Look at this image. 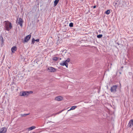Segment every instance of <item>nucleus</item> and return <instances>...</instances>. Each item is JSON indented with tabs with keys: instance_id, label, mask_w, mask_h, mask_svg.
Returning a JSON list of instances; mask_svg holds the SVG:
<instances>
[{
	"instance_id": "9d476101",
	"label": "nucleus",
	"mask_w": 133,
	"mask_h": 133,
	"mask_svg": "<svg viewBox=\"0 0 133 133\" xmlns=\"http://www.w3.org/2000/svg\"><path fill=\"white\" fill-rule=\"evenodd\" d=\"M63 97H62L61 96H58L56 97L55 98V99L56 100L58 101H60L63 100Z\"/></svg>"
},
{
	"instance_id": "a878e982",
	"label": "nucleus",
	"mask_w": 133,
	"mask_h": 133,
	"mask_svg": "<svg viewBox=\"0 0 133 133\" xmlns=\"http://www.w3.org/2000/svg\"><path fill=\"white\" fill-rule=\"evenodd\" d=\"M117 4V3H116H116H115V5H116Z\"/></svg>"
},
{
	"instance_id": "423d86ee",
	"label": "nucleus",
	"mask_w": 133,
	"mask_h": 133,
	"mask_svg": "<svg viewBox=\"0 0 133 133\" xmlns=\"http://www.w3.org/2000/svg\"><path fill=\"white\" fill-rule=\"evenodd\" d=\"M31 37V35H28L26 36L25 38L24 39V42H28L29 40L30 39Z\"/></svg>"
},
{
	"instance_id": "4468645a",
	"label": "nucleus",
	"mask_w": 133,
	"mask_h": 133,
	"mask_svg": "<svg viewBox=\"0 0 133 133\" xmlns=\"http://www.w3.org/2000/svg\"><path fill=\"white\" fill-rule=\"evenodd\" d=\"M59 0H55L54 2V5L56 6L58 4Z\"/></svg>"
},
{
	"instance_id": "dca6fc26",
	"label": "nucleus",
	"mask_w": 133,
	"mask_h": 133,
	"mask_svg": "<svg viewBox=\"0 0 133 133\" xmlns=\"http://www.w3.org/2000/svg\"><path fill=\"white\" fill-rule=\"evenodd\" d=\"M59 58L57 57H54L52 58V60L54 61H56L58 60Z\"/></svg>"
},
{
	"instance_id": "f3484780",
	"label": "nucleus",
	"mask_w": 133,
	"mask_h": 133,
	"mask_svg": "<svg viewBox=\"0 0 133 133\" xmlns=\"http://www.w3.org/2000/svg\"><path fill=\"white\" fill-rule=\"evenodd\" d=\"M76 108V106H73L69 110H68V111L71 110H74L75 109V108Z\"/></svg>"
},
{
	"instance_id": "20e7f679",
	"label": "nucleus",
	"mask_w": 133,
	"mask_h": 133,
	"mask_svg": "<svg viewBox=\"0 0 133 133\" xmlns=\"http://www.w3.org/2000/svg\"><path fill=\"white\" fill-rule=\"evenodd\" d=\"M49 71L50 72H54L56 71V69L52 67H49L48 69Z\"/></svg>"
},
{
	"instance_id": "f257e3e1",
	"label": "nucleus",
	"mask_w": 133,
	"mask_h": 133,
	"mask_svg": "<svg viewBox=\"0 0 133 133\" xmlns=\"http://www.w3.org/2000/svg\"><path fill=\"white\" fill-rule=\"evenodd\" d=\"M12 27V26L11 23L9 22H6L5 24V28L6 30L9 31Z\"/></svg>"
},
{
	"instance_id": "a211bd4d",
	"label": "nucleus",
	"mask_w": 133,
	"mask_h": 133,
	"mask_svg": "<svg viewBox=\"0 0 133 133\" xmlns=\"http://www.w3.org/2000/svg\"><path fill=\"white\" fill-rule=\"evenodd\" d=\"M103 36V35L102 34H99L97 36V37L98 38H101Z\"/></svg>"
},
{
	"instance_id": "bb28decb",
	"label": "nucleus",
	"mask_w": 133,
	"mask_h": 133,
	"mask_svg": "<svg viewBox=\"0 0 133 133\" xmlns=\"http://www.w3.org/2000/svg\"><path fill=\"white\" fill-rule=\"evenodd\" d=\"M119 73L120 74H121V72H119Z\"/></svg>"
},
{
	"instance_id": "0eeeda50",
	"label": "nucleus",
	"mask_w": 133,
	"mask_h": 133,
	"mask_svg": "<svg viewBox=\"0 0 133 133\" xmlns=\"http://www.w3.org/2000/svg\"><path fill=\"white\" fill-rule=\"evenodd\" d=\"M128 126L130 128L133 127V119H131L130 120Z\"/></svg>"
},
{
	"instance_id": "6ab92c4d",
	"label": "nucleus",
	"mask_w": 133,
	"mask_h": 133,
	"mask_svg": "<svg viewBox=\"0 0 133 133\" xmlns=\"http://www.w3.org/2000/svg\"><path fill=\"white\" fill-rule=\"evenodd\" d=\"M110 12L109 10H108L106 11L105 12V13L107 15L109 14Z\"/></svg>"
},
{
	"instance_id": "5701e85b",
	"label": "nucleus",
	"mask_w": 133,
	"mask_h": 133,
	"mask_svg": "<svg viewBox=\"0 0 133 133\" xmlns=\"http://www.w3.org/2000/svg\"><path fill=\"white\" fill-rule=\"evenodd\" d=\"M27 92L28 94V95L29 94H31L33 93V92L32 91H27Z\"/></svg>"
},
{
	"instance_id": "ddd939ff",
	"label": "nucleus",
	"mask_w": 133,
	"mask_h": 133,
	"mask_svg": "<svg viewBox=\"0 0 133 133\" xmlns=\"http://www.w3.org/2000/svg\"><path fill=\"white\" fill-rule=\"evenodd\" d=\"M35 128H36V127L35 126H32V127L29 128L28 130H32L33 129H35Z\"/></svg>"
},
{
	"instance_id": "1a4fd4ad",
	"label": "nucleus",
	"mask_w": 133,
	"mask_h": 133,
	"mask_svg": "<svg viewBox=\"0 0 133 133\" xmlns=\"http://www.w3.org/2000/svg\"><path fill=\"white\" fill-rule=\"evenodd\" d=\"M60 64L62 66L65 65L66 68H68V64L65 61H63L62 62L60 63Z\"/></svg>"
},
{
	"instance_id": "b1692460",
	"label": "nucleus",
	"mask_w": 133,
	"mask_h": 133,
	"mask_svg": "<svg viewBox=\"0 0 133 133\" xmlns=\"http://www.w3.org/2000/svg\"><path fill=\"white\" fill-rule=\"evenodd\" d=\"M96 5H95L93 6V8H96Z\"/></svg>"
},
{
	"instance_id": "393cba45",
	"label": "nucleus",
	"mask_w": 133,
	"mask_h": 133,
	"mask_svg": "<svg viewBox=\"0 0 133 133\" xmlns=\"http://www.w3.org/2000/svg\"><path fill=\"white\" fill-rule=\"evenodd\" d=\"M129 75H131L132 73L131 72H129Z\"/></svg>"
},
{
	"instance_id": "412c9836",
	"label": "nucleus",
	"mask_w": 133,
	"mask_h": 133,
	"mask_svg": "<svg viewBox=\"0 0 133 133\" xmlns=\"http://www.w3.org/2000/svg\"><path fill=\"white\" fill-rule=\"evenodd\" d=\"M0 39H1V42L2 43H3V37L1 36L0 37Z\"/></svg>"
},
{
	"instance_id": "f8f14e48",
	"label": "nucleus",
	"mask_w": 133,
	"mask_h": 133,
	"mask_svg": "<svg viewBox=\"0 0 133 133\" xmlns=\"http://www.w3.org/2000/svg\"><path fill=\"white\" fill-rule=\"evenodd\" d=\"M39 41V39H35L34 38H33L32 39V43L31 44H33L36 41L37 42H38Z\"/></svg>"
},
{
	"instance_id": "2eb2a0df",
	"label": "nucleus",
	"mask_w": 133,
	"mask_h": 133,
	"mask_svg": "<svg viewBox=\"0 0 133 133\" xmlns=\"http://www.w3.org/2000/svg\"><path fill=\"white\" fill-rule=\"evenodd\" d=\"M29 114H30V113L27 114H21V116H22V117L25 116H26L29 115Z\"/></svg>"
},
{
	"instance_id": "aec40b11",
	"label": "nucleus",
	"mask_w": 133,
	"mask_h": 133,
	"mask_svg": "<svg viewBox=\"0 0 133 133\" xmlns=\"http://www.w3.org/2000/svg\"><path fill=\"white\" fill-rule=\"evenodd\" d=\"M69 26L70 27H72L73 26V23L72 22L70 23L69 24Z\"/></svg>"
},
{
	"instance_id": "39448f33",
	"label": "nucleus",
	"mask_w": 133,
	"mask_h": 133,
	"mask_svg": "<svg viewBox=\"0 0 133 133\" xmlns=\"http://www.w3.org/2000/svg\"><path fill=\"white\" fill-rule=\"evenodd\" d=\"M20 95L21 96H27L28 95L27 91H21L20 92Z\"/></svg>"
},
{
	"instance_id": "f03ea898",
	"label": "nucleus",
	"mask_w": 133,
	"mask_h": 133,
	"mask_svg": "<svg viewBox=\"0 0 133 133\" xmlns=\"http://www.w3.org/2000/svg\"><path fill=\"white\" fill-rule=\"evenodd\" d=\"M117 87V85H114L111 87L110 89L111 92L113 93L116 92Z\"/></svg>"
},
{
	"instance_id": "9b49d317",
	"label": "nucleus",
	"mask_w": 133,
	"mask_h": 133,
	"mask_svg": "<svg viewBox=\"0 0 133 133\" xmlns=\"http://www.w3.org/2000/svg\"><path fill=\"white\" fill-rule=\"evenodd\" d=\"M17 47L15 46H14L12 48L11 50L12 53H14V52L15 51L17 50Z\"/></svg>"
},
{
	"instance_id": "7ed1b4c3",
	"label": "nucleus",
	"mask_w": 133,
	"mask_h": 133,
	"mask_svg": "<svg viewBox=\"0 0 133 133\" xmlns=\"http://www.w3.org/2000/svg\"><path fill=\"white\" fill-rule=\"evenodd\" d=\"M17 24H19L21 26H22V19L20 18H18L17 19V21L16 22Z\"/></svg>"
},
{
	"instance_id": "cd10ccee",
	"label": "nucleus",
	"mask_w": 133,
	"mask_h": 133,
	"mask_svg": "<svg viewBox=\"0 0 133 133\" xmlns=\"http://www.w3.org/2000/svg\"><path fill=\"white\" fill-rule=\"evenodd\" d=\"M132 40L133 41V40Z\"/></svg>"
},
{
	"instance_id": "4be33fe9",
	"label": "nucleus",
	"mask_w": 133,
	"mask_h": 133,
	"mask_svg": "<svg viewBox=\"0 0 133 133\" xmlns=\"http://www.w3.org/2000/svg\"><path fill=\"white\" fill-rule=\"evenodd\" d=\"M70 58H68L67 60H66L65 61L66 62V63H67L68 62H69L70 61Z\"/></svg>"
},
{
	"instance_id": "6e6552de",
	"label": "nucleus",
	"mask_w": 133,
	"mask_h": 133,
	"mask_svg": "<svg viewBox=\"0 0 133 133\" xmlns=\"http://www.w3.org/2000/svg\"><path fill=\"white\" fill-rule=\"evenodd\" d=\"M7 130L6 128L3 127L0 129V133H5Z\"/></svg>"
}]
</instances>
